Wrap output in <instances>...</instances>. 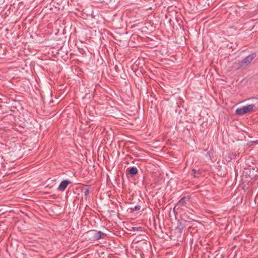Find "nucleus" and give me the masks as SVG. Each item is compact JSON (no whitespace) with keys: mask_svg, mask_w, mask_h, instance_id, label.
<instances>
[{"mask_svg":"<svg viewBox=\"0 0 258 258\" xmlns=\"http://www.w3.org/2000/svg\"><path fill=\"white\" fill-rule=\"evenodd\" d=\"M254 107V104H249L243 106L242 107L237 108L235 111V113L237 115H243L247 113H250L254 111L253 108Z\"/></svg>","mask_w":258,"mask_h":258,"instance_id":"2","label":"nucleus"},{"mask_svg":"<svg viewBox=\"0 0 258 258\" xmlns=\"http://www.w3.org/2000/svg\"><path fill=\"white\" fill-rule=\"evenodd\" d=\"M71 183V181L68 180L62 181L57 188L58 190L63 191L65 190L67 186Z\"/></svg>","mask_w":258,"mask_h":258,"instance_id":"4","label":"nucleus"},{"mask_svg":"<svg viewBox=\"0 0 258 258\" xmlns=\"http://www.w3.org/2000/svg\"><path fill=\"white\" fill-rule=\"evenodd\" d=\"M140 209H141V206L139 205H137V206H135L134 207L131 208L130 210L132 212H134L135 211L139 210H140Z\"/></svg>","mask_w":258,"mask_h":258,"instance_id":"8","label":"nucleus"},{"mask_svg":"<svg viewBox=\"0 0 258 258\" xmlns=\"http://www.w3.org/2000/svg\"><path fill=\"white\" fill-rule=\"evenodd\" d=\"M177 228L179 229L180 230H182L184 228V226L182 224L180 223Z\"/></svg>","mask_w":258,"mask_h":258,"instance_id":"12","label":"nucleus"},{"mask_svg":"<svg viewBox=\"0 0 258 258\" xmlns=\"http://www.w3.org/2000/svg\"><path fill=\"white\" fill-rule=\"evenodd\" d=\"M132 230L133 231H142V228L140 227H133L132 228Z\"/></svg>","mask_w":258,"mask_h":258,"instance_id":"10","label":"nucleus"},{"mask_svg":"<svg viewBox=\"0 0 258 258\" xmlns=\"http://www.w3.org/2000/svg\"><path fill=\"white\" fill-rule=\"evenodd\" d=\"M127 173L130 175L131 177H134L138 173V169L136 167H132L128 169Z\"/></svg>","mask_w":258,"mask_h":258,"instance_id":"5","label":"nucleus"},{"mask_svg":"<svg viewBox=\"0 0 258 258\" xmlns=\"http://www.w3.org/2000/svg\"><path fill=\"white\" fill-rule=\"evenodd\" d=\"M194 216V214L190 212H189V211L187 212V213H185L183 215H182V218H187L188 217V218L189 219H192V217Z\"/></svg>","mask_w":258,"mask_h":258,"instance_id":"7","label":"nucleus"},{"mask_svg":"<svg viewBox=\"0 0 258 258\" xmlns=\"http://www.w3.org/2000/svg\"><path fill=\"white\" fill-rule=\"evenodd\" d=\"M256 56V53H251L243 58L241 61L235 62L233 66V68H235L236 70L243 69L245 68L251 62Z\"/></svg>","mask_w":258,"mask_h":258,"instance_id":"1","label":"nucleus"},{"mask_svg":"<svg viewBox=\"0 0 258 258\" xmlns=\"http://www.w3.org/2000/svg\"><path fill=\"white\" fill-rule=\"evenodd\" d=\"M105 234L100 231H98L97 232L95 233L94 235H93V239L94 240H99L100 239L102 235H105Z\"/></svg>","mask_w":258,"mask_h":258,"instance_id":"6","label":"nucleus"},{"mask_svg":"<svg viewBox=\"0 0 258 258\" xmlns=\"http://www.w3.org/2000/svg\"><path fill=\"white\" fill-rule=\"evenodd\" d=\"M196 172H197L196 170L194 169L192 170V172H191V175L192 176H193L194 177H197V176L196 175Z\"/></svg>","mask_w":258,"mask_h":258,"instance_id":"11","label":"nucleus"},{"mask_svg":"<svg viewBox=\"0 0 258 258\" xmlns=\"http://www.w3.org/2000/svg\"><path fill=\"white\" fill-rule=\"evenodd\" d=\"M82 191L83 192L84 196L86 197H87L89 194V190L88 188H87L83 189Z\"/></svg>","mask_w":258,"mask_h":258,"instance_id":"9","label":"nucleus"},{"mask_svg":"<svg viewBox=\"0 0 258 258\" xmlns=\"http://www.w3.org/2000/svg\"><path fill=\"white\" fill-rule=\"evenodd\" d=\"M190 198L189 197H182L176 205L174 208H177V209H182L183 207H186V202H189Z\"/></svg>","mask_w":258,"mask_h":258,"instance_id":"3","label":"nucleus"}]
</instances>
